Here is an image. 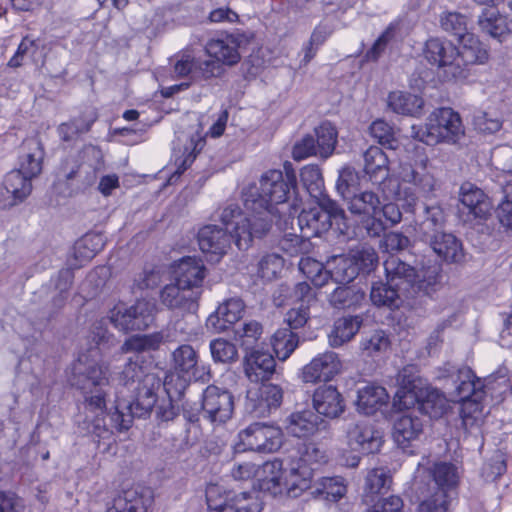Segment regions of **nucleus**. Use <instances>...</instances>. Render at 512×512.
Masks as SVG:
<instances>
[{
	"label": "nucleus",
	"instance_id": "62",
	"mask_svg": "<svg viewBox=\"0 0 512 512\" xmlns=\"http://www.w3.org/2000/svg\"><path fill=\"white\" fill-rule=\"evenodd\" d=\"M299 456L294 457L296 460L302 461L306 465L325 464L328 462V454L319 444L308 442L302 445L298 451Z\"/></svg>",
	"mask_w": 512,
	"mask_h": 512
},
{
	"label": "nucleus",
	"instance_id": "52",
	"mask_svg": "<svg viewBox=\"0 0 512 512\" xmlns=\"http://www.w3.org/2000/svg\"><path fill=\"white\" fill-rule=\"evenodd\" d=\"M436 491L454 487L458 481L457 470L454 465L446 462L435 463L430 470Z\"/></svg>",
	"mask_w": 512,
	"mask_h": 512
},
{
	"label": "nucleus",
	"instance_id": "4",
	"mask_svg": "<svg viewBox=\"0 0 512 512\" xmlns=\"http://www.w3.org/2000/svg\"><path fill=\"white\" fill-rule=\"evenodd\" d=\"M386 280L408 298L419 294H430L439 283L440 266L433 265L416 271L397 256L391 255L384 261Z\"/></svg>",
	"mask_w": 512,
	"mask_h": 512
},
{
	"label": "nucleus",
	"instance_id": "29",
	"mask_svg": "<svg viewBox=\"0 0 512 512\" xmlns=\"http://www.w3.org/2000/svg\"><path fill=\"white\" fill-rule=\"evenodd\" d=\"M274 357L265 351L253 350L245 357L244 370L251 382L268 380L275 372Z\"/></svg>",
	"mask_w": 512,
	"mask_h": 512
},
{
	"label": "nucleus",
	"instance_id": "34",
	"mask_svg": "<svg viewBox=\"0 0 512 512\" xmlns=\"http://www.w3.org/2000/svg\"><path fill=\"white\" fill-rule=\"evenodd\" d=\"M44 149L37 138H30L23 142L19 166L21 172L28 177H36L42 171Z\"/></svg>",
	"mask_w": 512,
	"mask_h": 512
},
{
	"label": "nucleus",
	"instance_id": "42",
	"mask_svg": "<svg viewBox=\"0 0 512 512\" xmlns=\"http://www.w3.org/2000/svg\"><path fill=\"white\" fill-rule=\"evenodd\" d=\"M145 361L142 355L134 354L129 357L125 363L123 370L119 373V384L124 388L130 389L147 375H154L147 371V366L144 365Z\"/></svg>",
	"mask_w": 512,
	"mask_h": 512
},
{
	"label": "nucleus",
	"instance_id": "17",
	"mask_svg": "<svg viewBox=\"0 0 512 512\" xmlns=\"http://www.w3.org/2000/svg\"><path fill=\"white\" fill-rule=\"evenodd\" d=\"M492 205L485 193L470 183L460 188L458 215L464 223L484 220L490 214Z\"/></svg>",
	"mask_w": 512,
	"mask_h": 512
},
{
	"label": "nucleus",
	"instance_id": "14",
	"mask_svg": "<svg viewBox=\"0 0 512 512\" xmlns=\"http://www.w3.org/2000/svg\"><path fill=\"white\" fill-rule=\"evenodd\" d=\"M283 399V390L275 384L250 388L246 394L245 411L252 417H267L277 410Z\"/></svg>",
	"mask_w": 512,
	"mask_h": 512
},
{
	"label": "nucleus",
	"instance_id": "23",
	"mask_svg": "<svg viewBox=\"0 0 512 512\" xmlns=\"http://www.w3.org/2000/svg\"><path fill=\"white\" fill-rule=\"evenodd\" d=\"M199 291L191 292L175 283L167 284L160 291L161 303L170 310L194 313L198 308Z\"/></svg>",
	"mask_w": 512,
	"mask_h": 512
},
{
	"label": "nucleus",
	"instance_id": "2",
	"mask_svg": "<svg viewBox=\"0 0 512 512\" xmlns=\"http://www.w3.org/2000/svg\"><path fill=\"white\" fill-rule=\"evenodd\" d=\"M263 472L265 477L260 487L274 496L285 493L297 498L311 487L313 479V469L293 457L268 461L263 465Z\"/></svg>",
	"mask_w": 512,
	"mask_h": 512
},
{
	"label": "nucleus",
	"instance_id": "60",
	"mask_svg": "<svg viewBox=\"0 0 512 512\" xmlns=\"http://www.w3.org/2000/svg\"><path fill=\"white\" fill-rule=\"evenodd\" d=\"M109 320L115 328L128 332L137 330L132 313V307H125L124 305H117L109 312Z\"/></svg>",
	"mask_w": 512,
	"mask_h": 512
},
{
	"label": "nucleus",
	"instance_id": "30",
	"mask_svg": "<svg viewBox=\"0 0 512 512\" xmlns=\"http://www.w3.org/2000/svg\"><path fill=\"white\" fill-rule=\"evenodd\" d=\"M313 407L319 415L336 418L344 411V401L336 387L324 385L315 390Z\"/></svg>",
	"mask_w": 512,
	"mask_h": 512
},
{
	"label": "nucleus",
	"instance_id": "51",
	"mask_svg": "<svg viewBox=\"0 0 512 512\" xmlns=\"http://www.w3.org/2000/svg\"><path fill=\"white\" fill-rule=\"evenodd\" d=\"M271 343L278 359L285 361L297 348L299 338L290 329L282 328L274 333Z\"/></svg>",
	"mask_w": 512,
	"mask_h": 512
},
{
	"label": "nucleus",
	"instance_id": "22",
	"mask_svg": "<svg viewBox=\"0 0 512 512\" xmlns=\"http://www.w3.org/2000/svg\"><path fill=\"white\" fill-rule=\"evenodd\" d=\"M178 146L175 147L176 172L182 174L194 162L205 146V138L198 130L181 132L177 136Z\"/></svg>",
	"mask_w": 512,
	"mask_h": 512
},
{
	"label": "nucleus",
	"instance_id": "43",
	"mask_svg": "<svg viewBox=\"0 0 512 512\" xmlns=\"http://www.w3.org/2000/svg\"><path fill=\"white\" fill-rule=\"evenodd\" d=\"M423 105V99L417 95L395 91L388 96V107L397 114L417 116Z\"/></svg>",
	"mask_w": 512,
	"mask_h": 512
},
{
	"label": "nucleus",
	"instance_id": "53",
	"mask_svg": "<svg viewBox=\"0 0 512 512\" xmlns=\"http://www.w3.org/2000/svg\"><path fill=\"white\" fill-rule=\"evenodd\" d=\"M299 270L316 287L324 286L329 280L327 263L324 266L321 262L313 258H301L299 262Z\"/></svg>",
	"mask_w": 512,
	"mask_h": 512
},
{
	"label": "nucleus",
	"instance_id": "49",
	"mask_svg": "<svg viewBox=\"0 0 512 512\" xmlns=\"http://www.w3.org/2000/svg\"><path fill=\"white\" fill-rule=\"evenodd\" d=\"M424 218L419 224V230L423 234V238H427L432 233L441 232L446 217L443 208L438 204L424 206Z\"/></svg>",
	"mask_w": 512,
	"mask_h": 512
},
{
	"label": "nucleus",
	"instance_id": "56",
	"mask_svg": "<svg viewBox=\"0 0 512 512\" xmlns=\"http://www.w3.org/2000/svg\"><path fill=\"white\" fill-rule=\"evenodd\" d=\"M131 307L137 330H144L153 324L157 312L153 300L140 299Z\"/></svg>",
	"mask_w": 512,
	"mask_h": 512
},
{
	"label": "nucleus",
	"instance_id": "54",
	"mask_svg": "<svg viewBox=\"0 0 512 512\" xmlns=\"http://www.w3.org/2000/svg\"><path fill=\"white\" fill-rule=\"evenodd\" d=\"M392 484L389 471L385 468H374L368 471L365 478V493L370 495L386 493Z\"/></svg>",
	"mask_w": 512,
	"mask_h": 512
},
{
	"label": "nucleus",
	"instance_id": "10",
	"mask_svg": "<svg viewBox=\"0 0 512 512\" xmlns=\"http://www.w3.org/2000/svg\"><path fill=\"white\" fill-rule=\"evenodd\" d=\"M425 59L442 70L447 80H462L463 70L456 61L457 47L450 41L441 38H430L423 50Z\"/></svg>",
	"mask_w": 512,
	"mask_h": 512
},
{
	"label": "nucleus",
	"instance_id": "46",
	"mask_svg": "<svg viewBox=\"0 0 512 512\" xmlns=\"http://www.w3.org/2000/svg\"><path fill=\"white\" fill-rule=\"evenodd\" d=\"M314 137L318 151L320 152V158H329L337 144V130L332 123L325 121L322 122L318 127L314 129Z\"/></svg>",
	"mask_w": 512,
	"mask_h": 512
},
{
	"label": "nucleus",
	"instance_id": "41",
	"mask_svg": "<svg viewBox=\"0 0 512 512\" xmlns=\"http://www.w3.org/2000/svg\"><path fill=\"white\" fill-rule=\"evenodd\" d=\"M480 29L494 38H500L510 31V24L494 6L484 8L478 16Z\"/></svg>",
	"mask_w": 512,
	"mask_h": 512
},
{
	"label": "nucleus",
	"instance_id": "25",
	"mask_svg": "<svg viewBox=\"0 0 512 512\" xmlns=\"http://www.w3.org/2000/svg\"><path fill=\"white\" fill-rule=\"evenodd\" d=\"M243 312L244 303L241 299H227L207 318L206 327L215 333L224 332L242 317Z\"/></svg>",
	"mask_w": 512,
	"mask_h": 512
},
{
	"label": "nucleus",
	"instance_id": "28",
	"mask_svg": "<svg viewBox=\"0 0 512 512\" xmlns=\"http://www.w3.org/2000/svg\"><path fill=\"white\" fill-rule=\"evenodd\" d=\"M176 341L170 328L144 335L129 337L121 346L122 353H135L141 355L145 351H155L167 342Z\"/></svg>",
	"mask_w": 512,
	"mask_h": 512
},
{
	"label": "nucleus",
	"instance_id": "11",
	"mask_svg": "<svg viewBox=\"0 0 512 512\" xmlns=\"http://www.w3.org/2000/svg\"><path fill=\"white\" fill-rule=\"evenodd\" d=\"M380 202L379 196L368 190L354 193L346 200L350 213L364 219V227L370 237H379L386 230L383 219L377 216Z\"/></svg>",
	"mask_w": 512,
	"mask_h": 512
},
{
	"label": "nucleus",
	"instance_id": "47",
	"mask_svg": "<svg viewBox=\"0 0 512 512\" xmlns=\"http://www.w3.org/2000/svg\"><path fill=\"white\" fill-rule=\"evenodd\" d=\"M104 246V240L100 234H86L80 238L73 247V254L80 264L90 261Z\"/></svg>",
	"mask_w": 512,
	"mask_h": 512
},
{
	"label": "nucleus",
	"instance_id": "55",
	"mask_svg": "<svg viewBox=\"0 0 512 512\" xmlns=\"http://www.w3.org/2000/svg\"><path fill=\"white\" fill-rule=\"evenodd\" d=\"M300 176L303 186L313 199L319 198L325 193L323 177L318 166H305L301 170Z\"/></svg>",
	"mask_w": 512,
	"mask_h": 512
},
{
	"label": "nucleus",
	"instance_id": "31",
	"mask_svg": "<svg viewBox=\"0 0 512 512\" xmlns=\"http://www.w3.org/2000/svg\"><path fill=\"white\" fill-rule=\"evenodd\" d=\"M152 503L149 490L129 489L118 495L106 512H147Z\"/></svg>",
	"mask_w": 512,
	"mask_h": 512
},
{
	"label": "nucleus",
	"instance_id": "57",
	"mask_svg": "<svg viewBox=\"0 0 512 512\" xmlns=\"http://www.w3.org/2000/svg\"><path fill=\"white\" fill-rule=\"evenodd\" d=\"M82 172L83 166L79 163V161L73 157H68L61 163L58 172V178L59 180H65L67 182L78 180L84 187L91 185L94 180V173H92V176L89 178H82Z\"/></svg>",
	"mask_w": 512,
	"mask_h": 512
},
{
	"label": "nucleus",
	"instance_id": "64",
	"mask_svg": "<svg viewBox=\"0 0 512 512\" xmlns=\"http://www.w3.org/2000/svg\"><path fill=\"white\" fill-rule=\"evenodd\" d=\"M448 495L445 491H435L418 506L417 512H448Z\"/></svg>",
	"mask_w": 512,
	"mask_h": 512
},
{
	"label": "nucleus",
	"instance_id": "48",
	"mask_svg": "<svg viewBox=\"0 0 512 512\" xmlns=\"http://www.w3.org/2000/svg\"><path fill=\"white\" fill-rule=\"evenodd\" d=\"M346 491L347 487L342 477H323L317 482L312 494L337 502L346 494Z\"/></svg>",
	"mask_w": 512,
	"mask_h": 512
},
{
	"label": "nucleus",
	"instance_id": "39",
	"mask_svg": "<svg viewBox=\"0 0 512 512\" xmlns=\"http://www.w3.org/2000/svg\"><path fill=\"white\" fill-rule=\"evenodd\" d=\"M370 299L372 303L378 307H387L390 309L399 308L408 296H405L401 291L388 281L374 282L371 287Z\"/></svg>",
	"mask_w": 512,
	"mask_h": 512
},
{
	"label": "nucleus",
	"instance_id": "21",
	"mask_svg": "<svg viewBox=\"0 0 512 512\" xmlns=\"http://www.w3.org/2000/svg\"><path fill=\"white\" fill-rule=\"evenodd\" d=\"M206 277V267L201 259L187 256L182 258L174 269V279L183 288L199 291L202 294V284Z\"/></svg>",
	"mask_w": 512,
	"mask_h": 512
},
{
	"label": "nucleus",
	"instance_id": "44",
	"mask_svg": "<svg viewBox=\"0 0 512 512\" xmlns=\"http://www.w3.org/2000/svg\"><path fill=\"white\" fill-rule=\"evenodd\" d=\"M365 293L356 286H339L329 295V303L337 309L359 306Z\"/></svg>",
	"mask_w": 512,
	"mask_h": 512
},
{
	"label": "nucleus",
	"instance_id": "20",
	"mask_svg": "<svg viewBox=\"0 0 512 512\" xmlns=\"http://www.w3.org/2000/svg\"><path fill=\"white\" fill-rule=\"evenodd\" d=\"M32 177L24 175L18 169L6 174L0 186V202L4 207H11L22 202L32 190Z\"/></svg>",
	"mask_w": 512,
	"mask_h": 512
},
{
	"label": "nucleus",
	"instance_id": "63",
	"mask_svg": "<svg viewBox=\"0 0 512 512\" xmlns=\"http://www.w3.org/2000/svg\"><path fill=\"white\" fill-rule=\"evenodd\" d=\"M390 346V340L382 330L375 331L369 337L362 339L360 348L367 356L385 352Z\"/></svg>",
	"mask_w": 512,
	"mask_h": 512
},
{
	"label": "nucleus",
	"instance_id": "45",
	"mask_svg": "<svg viewBox=\"0 0 512 512\" xmlns=\"http://www.w3.org/2000/svg\"><path fill=\"white\" fill-rule=\"evenodd\" d=\"M96 116L94 113L89 115L81 114L72 120L62 123L58 127V134L63 141L69 142L76 140L81 134L90 130Z\"/></svg>",
	"mask_w": 512,
	"mask_h": 512
},
{
	"label": "nucleus",
	"instance_id": "7",
	"mask_svg": "<svg viewBox=\"0 0 512 512\" xmlns=\"http://www.w3.org/2000/svg\"><path fill=\"white\" fill-rule=\"evenodd\" d=\"M377 264V253L371 247H361L349 254L334 255L327 259L329 279L336 283H349L358 275L373 271Z\"/></svg>",
	"mask_w": 512,
	"mask_h": 512
},
{
	"label": "nucleus",
	"instance_id": "59",
	"mask_svg": "<svg viewBox=\"0 0 512 512\" xmlns=\"http://www.w3.org/2000/svg\"><path fill=\"white\" fill-rule=\"evenodd\" d=\"M441 27L459 40L470 34L467 29V18L457 12L444 13L440 18Z\"/></svg>",
	"mask_w": 512,
	"mask_h": 512
},
{
	"label": "nucleus",
	"instance_id": "8",
	"mask_svg": "<svg viewBox=\"0 0 512 512\" xmlns=\"http://www.w3.org/2000/svg\"><path fill=\"white\" fill-rule=\"evenodd\" d=\"M205 495L209 512H260L262 509L255 491L235 494L220 485L210 484Z\"/></svg>",
	"mask_w": 512,
	"mask_h": 512
},
{
	"label": "nucleus",
	"instance_id": "40",
	"mask_svg": "<svg viewBox=\"0 0 512 512\" xmlns=\"http://www.w3.org/2000/svg\"><path fill=\"white\" fill-rule=\"evenodd\" d=\"M362 324L361 316H344L334 322L333 329L329 333V344L332 347H340L350 341L359 331Z\"/></svg>",
	"mask_w": 512,
	"mask_h": 512
},
{
	"label": "nucleus",
	"instance_id": "19",
	"mask_svg": "<svg viewBox=\"0 0 512 512\" xmlns=\"http://www.w3.org/2000/svg\"><path fill=\"white\" fill-rule=\"evenodd\" d=\"M448 371L454 378L455 390L451 394L452 401L462 403L481 401L484 395V382L481 378L476 377L469 367L463 366L456 371Z\"/></svg>",
	"mask_w": 512,
	"mask_h": 512
},
{
	"label": "nucleus",
	"instance_id": "18",
	"mask_svg": "<svg viewBox=\"0 0 512 512\" xmlns=\"http://www.w3.org/2000/svg\"><path fill=\"white\" fill-rule=\"evenodd\" d=\"M220 221L224 225V229L217 225L209 224L200 228L197 234L200 250L205 254L211 255L212 261H218L226 253L231 241L236 245V241L227 225L221 218Z\"/></svg>",
	"mask_w": 512,
	"mask_h": 512
},
{
	"label": "nucleus",
	"instance_id": "50",
	"mask_svg": "<svg viewBox=\"0 0 512 512\" xmlns=\"http://www.w3.org/2000/svg\"><path fill=\"white\" fill-rule=\"evenodd\" d=\"M172 364L177 372L194 375L198 364V354L191 345H180L172 352Z\"/></svg>",
	"mask_w": 512,
	"mask_h": 512
},
{
	"label": "nucleus",
	"instance_id": "16",
	"mask_svg": "<svg viewBox=\"0 0 512 512\" xmlns=\"http://www.w3.org/2000/svg\"><path fill=\"white\" fill-rule=\"evenodd\" d=\"M346 443L352 451L364 454L376 453L382 446V434L368 420H358L347 424Z\"/></svg>",
	"mask_w": 512,
	"mask_h": 512
},
{
	"label": "nucleus",
	"instance_id": "9",
	"mask_svg": "<svg viewBox=\"0 0 512 512\" xmlns=\"http://www.w3.org/2000/svg\"><path fill=\"white\" fill-rule=\"evenodd\" d=\"M238 448L260 453H272L277 451L283 443V432L280 427L265 423L255 422L241 430L238 434Z\"/></svg>",
	"mask_w": 512,
	"mask_h": 512
},
{
	"label": "nucleus",
	"instance_id": "38",
	"mask_svg": "<svg viewBox=\"0 0 512 512\" xmlns=\"http://www.w3.org/2000/svg\"><path fill=\"white\" fill-rule=\"evenodd\" d=\"M323 421L311 410L292 413L286 419V430L295 437H306L314 434Z\"/></svg>",
	"mask_w": 512,
	"mask_h": 512
},
{
	"label": "nucleus",
	"instance_id": "37",
	"mask_svg": "<svg viewBox=\"0 0 512 512\" xmlns=\"http://www.w3.org/2000/svg\"><path fill=\"white\" fill-rule=\"evenodd\" d=\"M389 395L382 386L374 384L367 385L358 391L357 408L366 415H372L386 406Z\"/></svg>",
	"mask_w": 512,
	"mask_h": 512
},
{
	"label": "nucleus",
	"instance_id": "24",
	"mask_svg": "<svg viewBox=\"0 0 512 512\" xmlns=\"http://www.w3.org/2000/svg\"><path fill=\"white\" fill-rule=\"evenodd\" d=\"M341 362L334 352H325L313 358L302 369V380L305 383L330 381L340 372Z\"/></svg>",
	"mask_w": 512,
	"mask_h": 512
},
{
	"label": "nucleus",
	"instance_id": "58",
	"mask_svg": "<svg viewBox=\"0 0 512 512\" xmlns=\"http://www.w3.org/2000/svg\"><path fill=\"white\" fill-rule=\"evenodd\" d=\"M210 351L214 362L232 363L238 358L236 346L223 338H217L210 342Z\"/></svg>",
	"mask_w": 512,
	"mask_h": 512
},
{
	"label": "nucleus",
	"instance_id": "35",
	"mask_svg": "<svg viewBox=\"0 0 512 512\" xmlns=\"http://www.w3.org/2000/svg\"><path fill=\"white\" fill-rule=\"evenodd\" d=\"M207 54L226 65H234L240 60L238 42L231 35L222 38L211 39L205 46Z\"/></svg>",
	"mask_w": 512,
	"mask_h": 512
},
{
	"label": "nucleus",
	"instance_id": "32",
	"mask_svg": "<svg viewBox=\"0 0 512 512\" xmlns=\"http://www.w3.org/2000/svg\"><path fill=\"white\" fill-rule=\"evenodd\" d=\"M296 222L302 237L307 239L320 236L331 226L329 215L317 207L302 210L296 218Z\"/></svg>",
	"mask_w": 512,
	"mask_h": 512
},
{
	"label": "nucleus",
	"instance_id": "6",
	"mask_svg": "<svg viewBox=\"0 0 512 512\" xmlns=\"http://www.w3.org/2000/svg\"><path fill=\"white\" fill-rule=\"evenodd\" d=\"M464 136L460 115L451 108L434 110L415 134L420 141L434 145L439 142L455 144Z\"/></svg>",
	"mask_w": 512,
	"mask_h": 512
},
{
	"label": "nucleus",
	"instance_id": "36",
	"mask_svg": "<svg viewBox=\"0 0 512 512\" xmlns=\"http://www.w3.org/2000/svg\"><path fill=\"white\" fill-rule=\"evenodd\" d=\"M399 178L403 183L413 184L422 195H429L435 190L436 180L425 166L415 168L408 163L401 164Z\"/></svg>",
	"mask_w": 512,
	"mask_h": 512
},
{
	"label": "nucleus",
	"instance_id": "15",
	"mask_svg": "<svg viewBox=\"0 0 512 512\" xmlns=\"http://www.w3.org/2000/svg\"><path fill=\"white\" fill-rule=\"evenodd\" d=\"M419 405V410L431 418L441 417L448 408L446 397L437 389L428 388L421 398L417 397L412 390L399 391L394 400V406L398 409H409L415 404Z\"/></svg>",
	"mask_w": 512,
	"mask_h": 512
},
{
	"label": "nucleus",
	"instance_id": "1",
	"mask_svg": "<svg viewBox=\"0 0 512 512\" xmlns=\"http://www.w3.org/2000/svg\"><path fill=\"white\" fill-rule=\"evenodd\" d=\"M286 173L269 170L259 183L249 184L242 190L244 211L237 204L227 205L221 219L227 225L239 250H247L254 239L264 237L270 230L273 217L281 229L293 227L299 206L289 204L291 191L296 188L295 172L285 165Z\"/></svg>",
	"mask_w": 512,
	"mask_h": 512
},
{
	"label": "nucleus",
	"instance_id": "33",
	"mask_svg": "<svg viewBox=\"0 0 512 512\" xmlns=\"http://www.w3.org/2000/svg\"><path fill=\"white\" fill-rule=\"evenodd\" d=\"M422 433L423 422L413 412L403 414L394 421L392 436L401 447L408 446L412 441L418 439Z\"/></svg>",
	"mask_w": 512,
	"mask_h": 512
},
{
	"label": "nucleus",
	"instance_id": "5",
	"mask_svg": "<svg viewBox=\"0 0 512 512\" xmlns=\"http://www.w3.org/2000/svg\"><path fill=\"white\" fill-rule=\"evenodd\" d=\"M364 171L374 184L384 185L383 193L387 198L404 201L412 211L417 203L418 196L414 190L402 187L393 179H389L388 156L380 147L371 146L364 153Z\"/></svg>",
	"mask_w": 512,
	"mask_h": 512
},
{
	"label": "nucleus",
	"instance_id": "26",
	"mask_svg": "<svg viewBox=\"0 0 512 512\" xmlns=\"http://www.w3.org/2000/svg\"><path fill=\"white\" fill-rule=\"evenodd\" d=\"M423 241L429 244L438 257L447 262L460 263L465 258L462 243L451 233H432L423 238Z\"/></svg>",
	"mask_w": 512,
	"mask_h": 512
},
{
	"label": "nucleus",
	"instance_id": "3",
	"mask_svg": "<svg viewBox=\"0 0 512 512\" xmlns=\"http://www.w3.org/2000/svg\"><path fill=\"white\" fill-rule=\"evenodd\" d=\"M161 386L162 381L156 374L147 375L128 389L131 392L130 399L117 394L115 411L108 414L112 427L119 432L126 431L131 427L135 417L149 416L157 403Z\"/></svg>",
	"mask_w": 512,
	"mask_h": 512
},
{
	"label": "nucleus",
	"instance_id": "12",
	"mask_svg": "<svg viewBox=\"0 0 512 512\" xmlns=\"http://www.w3.org/2000/svg\"><path fill=\"white\" fill-rule=\"evenodd\" d=\"M109 365L81 355L72 366L70 382L73 386L87 391L91 388H99L109 383Z\"/></svg>",
	"mask_w": 512,
	"mask_h": 512
},
{
	"label": "nucleus",
	"instance_id": "61",
	"mask_svg": "<svg viewBox=\"0 0 512 512\" xmlns=\"http://www.w3.org/2000/svg\"><path fill=\"white\" fill-rule=\"evenodd\" d=\"M359 184L358 173L351 167H344L339 172V177L336 182L337 192L346 201L355 192L356 187Z\"/></svg>",
	"mask_w": 512,
	"mask_h": 512
},
{
	"label": "nucleus",
	"instance_id": "27",
	"mask_svg": "<svg viewBox=\"0 0 512 512\" xmlns=\"http://www.w3.org/2000/svg\"><path fill=\"white\" fill-rule=\"evenodd\" d=\"M461 47L457 48L456 61L463 70V79L469 76L470 65L484 64L489 59L488 50L474 34H468L460 40Z\"/></svg>",
	"mask_w": 512,
	"mask_h": 512
},
{
	"label": "nucleus",
	"instance_id": "13",
	"mask_svg": "<svg viewBox=\"0 0 512 512\" xmlns=\"http://www.w3.org/2000/svg\"><path fill=\"white\" fill-rule=\"evenodd\" d=\"M234 411L233 395L226 389L209 385L203 393V417L213 425H221L231 419Z\"/></svg>",
	"mask_w": 512,
	"mask_h": 512
}]
</instances>
